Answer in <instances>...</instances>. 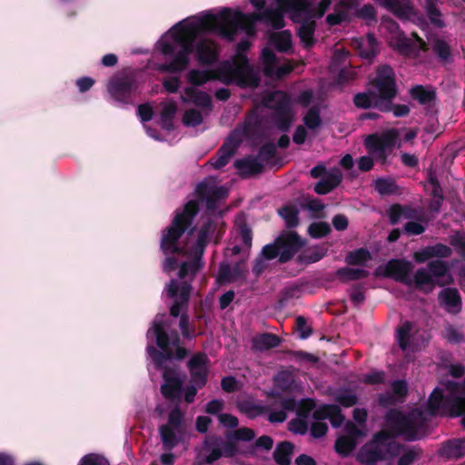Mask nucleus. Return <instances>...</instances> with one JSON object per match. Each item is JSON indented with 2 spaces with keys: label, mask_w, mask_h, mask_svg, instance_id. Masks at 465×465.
<instances>
[{
  "label": "nucleus",
  "mask_w": 465,
  "mask_h": 465,
  "mask_svg": "<svg viewBox=\"0 0 465 465\" xmlns=\"http://www.w3.org/2000/svg\"><path fill=\"white\" fill-rule=\"evenodd\" d=\"M277 7L265 8L262 12L244 14L242 11H232L224 7L218 15L206 13L202 16L193 17V20H182L175 24L173 32L175 33V41L183 45V50L174 62L170 64L171 70L183 69L187 64V55L193 49V42L202 31L215 32L226 41H234L239 29L248 35L256 34V24L261 22L273 29H282L285 26L284 14L292 12V8L282 6L279 0H275Z\"/></svg>",
  "instance_id": "f257e3e1"
},
{
  "label": "nucleus",
  "mask_w": 465,
  "mask_h": 465,
  "mask_svg": "<svg viewBox=\"0 0 465 465\" xmlns=\"http://www.w3.org/2000/svg\"><path fill=\"white\" fill-rule=\"evenodd\" d=\"M174 26H175V25H173L168 32V34L170 35V40L161 39L158 42V49L161 51V53L164 56H173V58L171 59L170 62H166V63L161 64L160 68L163 72L177 74V73H181V72L184 71L187 68V66L189 65V62H190L189 56L194 51L196 53L197 61L203 65L210 66V65H213L214 64H216L218 62V60L220 58V47L217 45V43L209 38H201L196 43V45H195V42H193V49L187 55V59H188L187 65L182 70H177V71L171 70L170 64H172L174 62V60L178 57V55L181 54V52L183 50V45L178 44L175 41V37H174L175 33L173 32V28ZM207 32L208 31H202L198 35H200L202 33H207ZM209 32L213 33L212 31H209ZM213 33L215 34V32H213ZM216 35H218V34L216 33ZM198 36L199 35H197L196 37H198ZM195 39H197V38H195ZM194 41H196V40H194Z\"/></svg>",
  "instance_id": "f03ea898"
},
{
  "label": "nucleus",
  "mask_w": 465,
  "mask_h": 465,
  "mask_svg": "<svg viewBox=\"0 0 465 465\" xmlns=\"http://www.w3.org/2000/svg\"><path fill=\"white\" fill-rule=\"evenodd\" d=\"M384 430L390 432L392 440L401 437L406 441H416L429 434V420L420 408L408 412L390 409L384 416Z\"/></svg>",
  "instance_id": "7ed1b4c3"
},
{
  "label": "nucleus",
  "mask_w": 465,
  "mask_h": 465,
  "mask_svg": "<svg viewBox=\"0 0 465 465\" xmlns=\"http://www.w3.org/2000/svg\"><path fill=\"white\" fill-rule=\"evenodd\" d=\"M144 80L143 68L126 67L109 79L107 91L114 101L134 104L142 94Z\"/></svg>",
  "instance_id": "20e7f679"
},
{
  "label": "nucleus",
  "mask_w": 465,
  "mask_h": 465,
  "mask_svg": "<svg viewBox=\"0 0 465 465\" xmlns=\"http://www.w3.org/2000/svg\"><path fill=\"white\" fill-rule=\"evenodd\" d=\"M404 445L392 440L389 431L384 429L375 432L357 453V460L362 465H377L399 456Z\"/></svg>",
  "instance_id": "39448f33"
},
{
  "label": "nucleus",
  "mask_w": 465,
  "mask_h": 465,
  "mask_svg": "<svg viewBox=\"0 0 465 465\" xmlns=\"http://www.w3.org/2000/svg\"><path fill=\"white\" fill-rule=\"evenodd\" d=\"M182 213H177L171 225L163 231L161 249L164 254L183 253V248L179 245V239L192 224L194 216L200 211L199 205H183Z\"/></svg>",
  "instance_id": "423d86ee"
},
{
  "label": "nucleus",
  "mask_w": 465,
  "mask_h": 465,
  "mask_svg": "<svg viewBox=\"0 0 465 465\" xmlns=\"http://www.w3.org/2000/svg\"><path fill=\"white\" fill-rule=\"evenodd\" d=\"M422 411L430 417H459L465 413V398L459 395H444L443 391L436 387L430 394Z\"/></svg>",
  "instance_id": "0eeeda50"
},
{
  "label": "nucleus",
  "mask_w": 465,
  "mask_h": 465,
  "mask_svg": "<svg viewBox=\"0 0 465 465\" xmlns=\"http://www.w3.org/2000/svg\"><path fill=\"white\" fill-rule=\"evenodd\" d=\"M262 104L273 111L272 120L276 128L283 133L288 132L293 122L289 94L281 90L271 92L263 97Z\"/></svg>",
  "instance_id": "6e6552de"
},
{
  "label": "nucleus",
  "mask_w": 465,
  "mask_h": 465,
  "mask_svg": "<svg viewBox=\"0 0 465 465\" xmlns=\"http://www.w3.org/2000/svg\"><path fill=\"white\" fill-rule=\"evenodd\" d=\"M164 361L162 365L154 363L155 368L162 371L163 383L161 386L162 395L169 401H180L183 391V382L186 376L181 374V370L177 364H168Z\"/></svg>",
  "instance_id": "1a4fd4ad"
},
{
  "label": "nucleus",
  "mask_w": 465,
  "mask_h": 465,
  "mask_svg": "<svg viewBox=\"0 0 465 465\" xmlns=\"http://www.w3.org/2000/svg\"><path fill=\"white\" fill-rule=\"evenodd\" d=\"M167 339V345L164 348L147 347V354L152 358L153 363L162 365L164 361H171L173 360L183 361L188 356L189 351L183 345L177 330H172L168 332Z\"/></svg>",
  "instance_id": "9d476101"
},
{
  "label": "nucleus",
  "mask_w": 465,
  "mask_h": 465,
  "mask_svg": "<svg viewBox=\"0 0 465 465\" xmlns=\"http://www.w3.org/2000/svg\"><path fill=\"white\" fill-rule=\"evenodd\" d=\"M450 271L447 262L436 259L429 262L426 268H419L414 272V287L418 290L424 291L425 286H430L429 291L431 292L435 285L443 286L439 279L445 277Z\"/></svg>",
  "instance_id": "9b49d317"
},
{
  "label": "nucleus",
  "mask_w": 465,
  "mask_h": 465,
  "mask_svg": "<svg viewBox=\"0 0 465 465\" xmlns=\"http://www.w3.org/2000/svg\"><path fill=\"white\" fill-rule=\"evenodd\" d=\"M196 200H188L184 203H217L229 195V188L220 185L217 179L208 176L200 182L194 190Z\"/></svg>",
  "instance_id": "f8f14e48"
},
{
  "label": "nucleus",
  "mask_w": 465,
  "mask_h": 465,
  "mask_svg": "<svg viewBox=\"0 0 465 465\" xmlns=\"http://www.w3.org/2000/svg\"><path fill=\"white\" fill-rule=\"evenodd\" d=\"M399 137L396 129L388 130L381 134H370L365 140V147L373 153L377 161L386 163L389 153L394 148Z\"/></svg>",
  "instance_id": "ddd939ff"
},
{
  "label": "nucleus",
  "mask_w": 465,
  "mask_h": 465,
  "mask_svg": "<svg viewBox=\"0 0 465 465\" xmlns=\"http://www.w3.org/2000/svg\"><path fill=\"white\" fill-rule=\"evenodd\" d=\"M414 265L410 261L391 259L383 269L381 267L376 269L375 275L393 279L408 287H411L414 286V276L411 277Z\"/></svg>",
  "instance_id": "4468645a"
},
{
  "label": "nucleus",
  "mask_w": 465,
  "mask_h": 465,
  "mask_svg": "<svg viewBox=\"0 0 465 465\" xmlns=\"http://www.w3.org/2000/svg\"><path fill=\"white\" fill-rule=\"evenodd\" d=\"M166 294L169 298L173 299V302L170 307V316L173 318L180 317L184 313L189 304L190 295L192 292L191 282L183 281L179 282L177 280L172 279L165 287Z\"/></svg>",
  "instance_id": "2eb2a0df"
},
{
  "label": "nucleus",
  "mask_w": 465,
  "mask_h": 465,
  "mask_svg": "<svg viewBox=\"0 0 465 465\" xmlns=\"http://www.w3.org/2000/svg\"><path fill=\"white\" fill-rule=\"evenodd\" d=\"M372 85L377 90V95L381 98H395L398 94V87L393 68L388 64L380 65L376 70Z\"/></svg>",
  "instance_id": "dca6fc26"
},
{
  "label": "nucleus",
  "mask_w": 465,
  "mask_h": 465,
  "mask_svg": "<svg viewBox=\"0 0 465 465\" xmlns=\"http://www.w3.org/2000/svg\"><path fill=\"white\" fill-rule=\"evenodd\" d=\"M280 248V263H286L305 245L304 240L294 231H282L276 238Z\"/></svg>",
  "instance_id": "f3484780"
},
{
  "label": "nucleus",
  "mask_w": 465,
  "mask_h": 465,
  "mask_svg": "<svg viewBox=\"0 0 465 465\" xmlns=\"http://www.w3.org/2000/svg\"><path fill=\"white\" fill-rule=\"evenodd\" d=\"M401 21L412 20L417 16L411 0H373Z\"/></svg>",
  "instance_id": "a211bd4d"
},
{
  "label": "nucleus",
  "mask_w": 465,
  "mask_h": 465,
  "mask_svg": "<svg viewBox=\"0 0 465 465\" xmlns=\"http://www.w3.org/2000/svg\"><path fill=\"white\" fill-rule=\"evenodd\" d=\"M424 189L432 196V203H441L444 200L455 203L456 201L460 202L459 194L456 191L444 193L435 171L430 169L427 173L426 183Z\"/></svg>",
  "instance_id": "6ab92c4d"
},
{
  "label": "nucleus",
  "mask_w": 465,
  "mask_h": 465,
  "mask_svg": "<svg viewBox=\"0 0 465 465\" xmlns=\"http://www.w3.org/2000/svg\"><path fill=\"white\" fill-rule=\"evenodd\" d=\"M206 245L195 243L192 247L193 260L183 262L179 267L178 276L180 279H185L187 276L191 277V281L201 271L204 263L203 257Z\"/></svg>",
  "instance_id": "aec40b11"
},
{
  "label": "nucleus",
  "mask_w": 465,
  "mask_h": 465,
  "mask_svg": "<svg viewBox=\"0 0 465 465\" xmlns=\"http://www.w3.org/2000/svg\"><path fill=\"white\" fill-rule=\"evenodd\" d=\"M236 136L237 134L229 135L220 147L216 157L211 163L214 169L219 170L224 167L241 145L242 140Z\"/></svg>",
  "instance_id": "412c9836"
},
{
  "label": "nucleus",
  "mask_w": 465,
  "mask_h": 465,
  "mask_svg": "<svg viewBox=\"0 0 465 465\" xmlns=\"http://www.w3.org/2000/svg\"><path fill=\"white\" fill-rule=\"evenodd\" d=\"M171 317L165 313L157 314L152 322L150 330L155 337L158 348H164L167 345L168 331L172 326Z\"/></svg>",
  "instance_id": "4be33fe9"
},
{
  "label": "nucleus",
  "mask_w": 465,
  "mask_h": 465,
  "mask_svg": "<svg viewBox=\"0 0 465 465\" xmlns=\"http://www.w3.org/2000/svg\"><path fill=\"white\" fill-rule=\"evenodd\" d=\"M451 254L452 250L450 247L443 243H436L434 245L426 246L421 250L415 252L413 254V258L416 262L423 263L426 261L432 258H448Z\"/></svg>",
  "instance_id": "5701e85b"
},
{
  "label": "nucleus",
  "mask_w": 465,
  "mask_h": 465,
  "mask_svg": "<svg viewBox=\"0 0 465 465\" xmlns=\"http://www.w3.org/2000/svg\"><path fill=\"white\" fill-rule=\"evenodd\" d=\"M236 72L234 84L241 88H257L261 83L260 70L252 65L247 67H238Z\"/></svg>",
  "instance_id": "b1692460"
},
{
  "label": "nucleus",
  "mask_w": 465,
  "mask_h": 465,
  "mask_svg": "<svg viewBox=\"0 0 465 465\" xmlns=\"http://www.w3.org/2000/svg\"><path fill=\"white\" fill-rule=\"evenodd\" d=\"M342 177L341 170L337 168L331 169L314 185L315 193L318 194H326L330 193L341 183Z\"/></svg>",
  "instance_id": "393cba45"
},
{
  "label": "nucleus",
  "mask_w": 465,
  "mask_h": 465,
  "mask_svg": "<svg viewBox=\"0 0 465 465\" xmlns=\"http://www.w3.org/2000/svg\"><path fill=\"white\" fill-rule=\"evenodd\" d=\"M262 122L260 118L255 115H249L242 124V128H236L230 135L237 134L236 137L242 141V138L252 139L260 134Z\"/></svg>",
  "instance_id": "a878e982"
},
{
  "label": "nucleus",
  "mask_w": 465,
  "mask_h": 465,
  "mask_svg": "<svg viewBox=\"0 0 465 465\" xmlns=\"http://www.w3.org/2000/svg\"><path fill=\"white\" fill-rule=\"evenodd\" d=\"M234 166L241 172L242 177H250L261 173L264 165L257 157L248 155L242 159H238L234 163Z\"/></svg>",
  "instance_id": "bb28decb"
},
{
  "label": "nucleus",
  "mask_w": 465,
  "mask_h": 465,
  "mask_svg": "<svg viewBox=\"0 0 465 465\" xmlns=\"http://www.w3.org/2000/svg\"><path fill=\"white\" fill-rule=\"evenodd\" d=\"M439 301L450 312H459L461 310V297L456 288H444L439 293Z\"/></svg>",
  "instance_id": "cd10ccee"
},
{
  "label": "nucleus",
  "mask_w": 465,
  "mask_h": 465,
  "mask_svg": "<svg viewBox=\"0 0 465 465\" xmlns=\"http://www.w3.org/2000/svg\"><path fill=\"white\" fill-rule=\"evenodd\" d=\"M236 72H239V68L234 67L229 61H223L215 69H211L212 80H217L224 84H234V77Z\"/></svg>",
  "instance_id": "c85d7f7f"
},
{
  "label": "nucleus",
  "mask_w": 465,
  "mask_h": 465,
  "mask_svg": "<svg viewBox=\"0 0 465 465\" xmlns=\"http://www.w3.org/2000/svg\"><path fill=\"white\" fill-rule=\"evenodd\" d=\"M440 455L447 459H460L465 455V438L452 439L442 443Z\"/></svg>",
  "instance_id": "c756f323"
},
{
  "label": "nucleus",
  "mask_w": 465,
  "mask_h": 465,
  "mask_svg": "<svg viewBox=\"0 0 465 465\" xmlns=\"http://www.w3.org/2000/svg\"><path fill=\"white\" fill-rule=\"evenodd\" d=\"M410 96L421 105L434 104L437 99L436 90L432 86L417 84L409 90Z\"/></svg>",
  "instance_id": "7c9ffc66"
},
{
  "label": "nucleus",
  "mask_w": 465,
  "mask_h": 465,
  "mask_svg": "<svg viewBox=\"0 0 465 465\" xmlns=\"http://www.w3.org/2000/svg\"><path fill=\"white\" fill-rule=\"evenodd\" d=\"M282 339L271 332L258 334L252 339V349L258 351H264L278 347Z\"/></svg>",
  "instance_id": "2f4dec72"
},
{
  "label": "nucleus",
  "mask_w": 465,
  "mask_h": 465,
  "mask_svg": "<svg viewBox=\"0 0 465 465\" xmlns=\"http://www.w3.org/2000/svg\"><path fill=\"white\" fill-rule=\"evenodd\" d=\"M294 448V444L289 440L279 442L272 452L274 462L277 465H291Z\"/></svg>",
  "instance_id": "473e14b6"
},
{
  "label": "nucleus",
  "mask_w": 465,
  "mask_h": 465,
  "mask_svg": "<svg viewBox=\"0 0 465 465\" xmlns=\"http://www.w3.org/2000/svg\"><path fill=\"white\" fill-rule=\"evenodd\" d=\"M316 29V23L312 20L305 18L298 29L297 35L305 49L312 48L316 40L314 38V32Z\"/></svg>",
  "instance_id": "72a5a7b5"
},
{
  "label": "nucleus",
  "mask_w": 465,
  "mask_h": 465,
  "mask_svg": "<svg viewBox=\"0 0 465 465\" xmlns=\"http://www.w3.org/2000/svg\"><path fill=\"white\" fill-rule=\"evenodd\" d=\"M354 45L359 55L364 59L371 60L378 54L377 40L372 34L367 35L365 39L357 40Z\"/></svg>",
  "instance_id": "f704fd0d"
},
{
  "label": "nucleus",
  "mask_w": 465,
  "mask_h": 465,
  "mask_svg": "<svg viewBox=\"0 0 465 465\" xmlns=\"http://www.w3.org/2000/svg\"><path fill=\"white\" fill-rule=\"evenodd\" d=\"M282 6L292 8V18L297 22V18L306 15L311 12L310 0H279Z\"/></svg>",
  "instance_id": "c9c22d12"
},
{
  "label": "nucleus",
  "mask_w": 465,
  "mask_h": 465,
  "mask_svg": "<svg viewBox=\"0 0 465 465\" xmlns=\"http://www.w3.org/2000/svg\"><path fill=\"white\" fill-rule=\"evenodd\" d=\"M184 94L198 107H212V97L204 91L189 86L184 88Z\"/></svg>",
  "instance_id": "e433bc0d"
},
{
  "label": "nucleus",
  "mask_w": 465,
  "mask_h": 465,
  "mask_svg": "<svg viewBox=\"0 0 465 465\" xmlns=\"http://www.w3.org/2000/svg\"><path fill=\"white\" fill-rule=\"evenodd\" d=\"M269 41L281 53H287L292 46V35L288 30L272 34Z\"/></svg>",
  "instance_id": "4c0bfd02"
},
{
  "label": "nucleus",
  "mask_w": 465,
  "mask_h": 465,
  "mask_svg": "<svg viewBox=\"0 0 465 465\" xmlns=\"http://www.w3.org/2000/svg\"><path fill=\"white\" fill-rule=\"evenodd\" d=\"M374 189L381 195H394L400 194L401 189L396 183L395 180L390 177H379L373 182Z\"/></svg>",
  "instance_id": "58836bf2"
},
{
  "label": "nucleus",
  "mask_w": 465,
  "mask_h": 465,
  "mask_svg": "<svg viewBox=\"0 0 465 465\" xmlns=\"http://www.w3.org/2000/svg\"><path fill=\"white\" fill-rule=\"evenodd\" d=\"M297 205H282L278 209V214L283 219L287 229L296 228L300 224Z\"/></svg>",
  "instance_id": "ea45409f"
},
{
  "label": "nucleus",
  "mask_w": 465,
  "mask_h": 465,
  "mask_svg": "<svg viewBox=\"0 0 465 465\" xmlns=\"http://www.w3.org/2000/svg\"><path fill=\"white\" fill-rule=\"evenodd\" d=\"M177 433L179 432L176 429L170 427V425H162L160 427L161 440L165 450L170 451L177 446L180 441V438Z\"/></svg>",
  "instance_id": "a19ab883"
},
{
  "label": "nucleus",
  "mask_w": 465,
  "mask_h": 465,
  "mask_svg": "<svg viewBox=\"0 0 465 465\" xmlns=\"http://www.w3.org/2000/svg\"><path fill=\"white\" fill-rule=\"evenodd\" d=\"M369 275V271L361 268L342 267L336 271V276L342 282L364 279L367 278Z\"/></svg>",
  "instance_id": "79ce46f5"
},
{
  "label": "nucleus",
  "mask_w": 465,
  "mask_h": 465,
  "mask_svg": "<svg viewBox=\"0 0 465 465\" xmlns=\"http://www.w3.org/2000/svg\"><path fill=\"white\" fill-rule=\"evenodd\" d=\"M394 47L403 55H411L418 51V45L404 34H400L393 40Z\"/></svg>",
  "instance_id": "37998d69"
},
{
  "label": "nucleus",
  "mask_w": 465,
  "mask_h": 465,
  "mask_svg": "<svg viewBox=\"0 0 465 465\" xmlns=\"http://www.w3.org/2000/svg\"><path fill=\"white\" fill-rule=\"evenodd\" d=\"M370 260H371V255L366 248L349 252L345 257L346 263L351 266H365Z\"/></svg>",
  "instance_id": "c03bdc74"
},
{
  "label": "nucleus",
  "mask_w": 465,
  "mask_h": 465,
  "mask_svg": "<svg viewBox=\"0 0 465 465\" xmlns=\"http://www.w3.org/2000/svg\"><path fill=\"white\" fill-rule=\"evenodd\" d=\"M438 0H425L424 8L430 22L438 28L445 26L444 21L441 19V12L437 6Z\"/></svg>",
  "instance_id": "a18cd8bd"
},
{
  "label": "nucleus",
  "mask_w": 465,
  "mask_h": 465,
  "mask_svg": "<svg viewBox=\"0 0 465 465\" xmlns=\"http://www.w3.org/2000/svg\"><path fill=\"white\" fill-rule=\"evenodd\" d=\"M277 156V147L272 142H267L263 143L257 153V158L262 163L274 165L276 164L273 160Z\"/></svg>",
  "instance_id": "49530a36"
},
{
  "label": "nucleus",
  "mask_w": 465,
  "mask_h": 465,
  "mask_svg": "<svg viewBox=\"0 0 465 465\" xmlns=\"http://www.w3.org/2000/svg\"><path fill=\"white\" fill-rule=\"evenodd\" d=\"M432 51L442 63H449L451 60L450 45L441 38H436L432 44Z\"/></svg>",
  "instance_id": "de8ad7c7"
},
{
  "label": "nucleus",
  "mask_w": 465,
  "mask_h": 465,
  "mask_svg": "<svg viewBox=\"0 0 465 465\" xmlns=\"http://www.w3.org/2000/svg\"><path fill=\"white\" fill-rule=\"evenodd\" d=\"M341 9L336 8L334 13L329 14L326 17V22L330 25H338L342 22L349 21V12L346 9L348 5L344 1L340 2Z\"/></svg>",
  "instance_id": "09e8293b"
},
{
  "label": "nucleus",
  "mask_w": 465,
  "mask_h": 465,
  "mask_svg": "<svg viewBox=\"0 0 465 465\" xmlns=\"http://www.w3.org/2000/svg\"><path fill=\"white\" fill-rule=\"evenodd\" d=\"M376 97L377 94L375 92L358 93L353 97V104L357 108H373Z\"/></svg>",
  "instance_id": "8fccbe9b"
},
{
  "label": "nucleus",
  "mask_w": 465,
  "mask_h": 465,
  "mask_svg": "<svg viewBox=\"0 0 465 465\" xmlns=\"http://www.w3.org/2000/svg\"><path fill=\"white\" fill-rule=\"evenodd\" d=\"M334 400L339 403V406L350 408L358 403L359 398L351 390L344 389L336 393Z\"/></svg>",
  "instance_id": "3c124183"
},
{
  "label": "nucleus",
  "mask_w": 465,
  "mask_h": 465,
  "mask_svg": "<svg viewBox=\"0 0 465 465\" xmlns=\"http://www.w3.org/2000/svg\"><path fill=\"white\" fill-rule=\"evenodd\" d=\"M210 70L192 69L187 74L188 82L193 86H202L212 80Z\"/></svg>",
  "instance_id": "603ef678"
},
{
  "label": "nucleus",
  "mask_w": 465,
  "mask_h": 465,
  "mask_svg": "<svg viewBox=\"0 0 465 465\" xmlns=\"http://www.w3.org/2000/svg\"><path fill=\"white\" fill-rule=\"evenodd\" d=\"M303 123L310 130H315L322 125L320 109L316 106L311 107L303 117Z\"/></svg>",
  "instance_id": "864d4df0"
},
{
  "label": "nucleus",
  "mask_w": 465,
  "mask_h": 465,
  "mask_svg": "<svg viewBox=\"0 0 465 465\" xmlns=\"http://www.w3.org/2000/svg\"><path fill=\"white\" fill-rule=\"evenodd\" d=\"M331 231L330 224L326 222H315L309 225L308 233L312 238L321 239L327 236Z\"/></svg>",
  "instance_id": "5fc2aeb1"
},
{
  "label": "nucleus",
  "mask_w": 465,
  "mask_h": 465,
  "mask_svg": "<svg viewBox=\"0 0 465 465\" xmlns=\"http://www.w3.org/2000/svg\"><path fill=\"white\" fill-rule=\"evenodd\" d=\"M412 329V323L406 321L397 330V340L401 350L405 351L410 345V333Z\"/></svg>",
  "instance_id": "6e6d98bb"
},
{
  "label": "nucleus",
  "mask_w": 465,
  "mask_h": 465,
  "mask_svg": "<svg viewBox=\"0 0 465 465\" xmlns=\"http://www.w3.org/2000/svg\"><path fill=\"white\" fill-rule=\"evenodd\" d=\"M356 447L354 439L350 437L341 436L335 441V450L342 455H349Z\"/></svg>",
  "instance_id": "4d7b16f0"
},
{
  "label": "nucleus",
  "mask_w": 465,
  "mask_h": 465,
  "mask_svg": "<svg viewBox=\"0 0 465 465\" xmlns=\"http://www.w3.org/2000/svg\"><path fill=\"white\" fill-rule=\"evenodd\" d=\"M301 296V289L296 285L289 286L281 291L279 296L280 307H285L292 300L298 299Z\"/></svg>",
  "instance_id": "13d9d810"
},
{
  "label": "nucleus",
  "mask_w": 465,
  "mask_h": 465,
  "mask_svg": "<svg viewBox=\"0 0 465 465\" xmlns=\"http://www.w3.org/2000/svg\"><path fill=\"white\" fill-rule=\"evenodd\" d=\"M410 205H391L387 211L391 224L395 225L399 223L401 218H411V216L408 213V208Z\"/></svg>",
  "instance_id": "bf43d9fd"
},
{
  "label": "nucleus",
  "mask_w": 465,
  "mask_h": 465,
  "mask_svg": "<svg viewBox=\"0 0 465 465\" xmlns=\"http://www.w3.org/2000/svg\"><path fill=\"white\" fill-rule=\"evenodd\" d=\"M177 107L174 104H167L163 107L161 113V120L163 123V126L166 130H172L173 128V120L176 114Z\"/></svg>",
  "instance_id": "052dcab7"
},
{
  "label": "nucleus",
  "mask_w": 465,
  "mask_h": 465,
  "mask_svg": "<svg viewBox=\"0 0 465 465\" xmlns=\"http://www.w3.org/2000/svg\"><path fill=\"white\" fill-rule=\"evenodd\" d=\"M203 120L201 112L196 109L186 110L183 116V123L185 126L196 127L203 123Z\"/></svg>",
  "instance_id": "680f3d73"
},
{
  "label": "nucleus",
  "mask_w": 465,
  "mask_h": 465,
  "mask_svg": "<svg viewBox=\"0 0 465 465\" xmlns=\"http://www.w3.org/2000/svg\"><path fill=\"white\" fill-rule=\"evenodd\" d=\"M316 408V402L312 398L302 399L300 402H298L296 414L300 418L307 419L312 412Z\"/></svg>",
  "instance_id": "e2e57ef3"
},
{
  "label": "nucleus",
  "mask_w": 465,
  "mask_h": 465,
  "mask_svg": "<svg viewBox=\"0 0 465 465\" xmlns=\"http://www.w3.org/2000/svg\"><path fill=\"white\" fill-rule=\"evenodd\" d=\"M324 256V252L320 249L316 248L308 252L302 253L298 256L297 261L302 264L314 263L322 260Z\"/></svg>",
  "instance_id": "0e129e2a"
},
{
  "label": "nucleus",
  "mask_w": 465,
  "mask_h": 465,
  "mask_svg": "<svg viewBox=\"0 0 465 465\" xmlns=\"http://www.w3.org/2000/svg\"><path fill=\"white\" fill-rule=\"evenodd\" d=\"M183 420V414L179 407L173 409L168 415V422L166 425H170L172 428H175L178 432L182 431V423Z\"/></svg>",
  "instance_id": "69168bd1"
},
{
  "label": "nucleus",
  "mask_w": 465,
  "mask_h": 465,
  "mask_svg": "<svg viewBox=\"0 0 465 465\" xmlns=\"http://www.w3.org/2000/svg\"><path fill=\"white\" fill-rule=\"evenodd\" d=\"M78 465H110L109 461L102 455L89 453L82 457Z\"/></svg>",
  "instance_id": "338daca9"
},
{
  "label": "nucleus",
  "mask_w": 465,
  "mask_h": 465,
  "mask_svg": "<svg viewBox=\"0 0 465 465\" xmlns=\"http://www.w3.org/2000/svg\"><path fill=\"white\" fill-rule=\"evenodd\" d=\"M421 450L408 449L399 459L398 465H411L420 456Z\"/></svg>",
  "instance_id": "774afa93"
}]
</instances>
